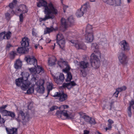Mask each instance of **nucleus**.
Masks as SVG:
<instances>
[{
  "instance_id": "1",
  "label": "nucleus",
  "mask_w": 134,
  "mask_h": 134,
  "mask_svg": "<svg viewBox=\"0 0 134 134\" xmlns=\"http://www.w3.org/2000/svg\"><path fill=\"white\" fill-rule=\"evenodd\" d=\"M37 5L39 7H43L44 8V12L46 15L44 18H39V21L40 22L50 19H53L54 17V15L58 13L57 8L51 2L47 4L45 1L40 0L37 3Z\"/></svg>"
},
{
  "instance_id": "2",
  "label": "nucleus",
  "mask_w": 134,
  "mask_h": 134,
  "mask_svg": "<svg viewBox=\"0 0 134 134\" xmlns=\"http://www.w3.org/2000/svg\"><path fill=\"white\" fill-rule=\"evenodd\" d=\"M58 63L60 68H64L63 69V72L67 74V77L66 79V81L68 82L70 81L72 79V76L71 73L69 72L70 68L68 62L63 60H61L58 61Z\"/></svg>"
},
{
  "instance_id": "3",
  "label": "nucleus",
  "mask_w": 134,
  "mask_h": 134,
  "mask_svg": "<svg viewBox=\"0 0 134 134\" xmlns=\"http://www.w3.org/2000/svg\"><path fill=\"white\" fill-rule=\"evenodd\" d=\"M101 55L100 52L97 53H93L91 55L90 62L91 63L92 66L95 69H97L100 65L99 58Z\"/></svg>"
},
{
  "instance_id": "4",
  "label": "nucleus",
  "mask_w": 134,
  "mask_h": 134,
  "mask_svg": "<svg viewBox=\"0 0 134 134\" xmlns=\"http://www.w3.org/2000/svg\"><path fill=\"white\" fill-rule=\"evenodd\" d=\"M20 75L21 76V77L25 81V83H27V84L29 85H30V87L27 91V93L30 94L33 93L34 91V86L35 85L31 84V82L28 80L30 76L29 73L27 72H21Z\"/></svg>"
},
{
  "instance_id": "5",
  "label": "nucleus",
  "mask_w": 134,
  "mask_h": 134,
  "mask_svg": "<svg viewBox=\"0 0 134 134\" xmlns=\"http://www.w3.org/2000/svg\"><path fill=\"white\" fill-rule=\"evenodd\" d=\"M56 114L59 118L64 119L62 117L64 116L68 119H73L75 116V114L71 110L70 111L66 110H58L56 112Z\"/></svg>"
},
{
  "instance_id": "6",
  "label": "nucleus",
  "mask_w": 134,
  "mask_h": 134,
  "mask_svg": "<svg viewBox=\"0 0 134 134\" xmlns=\"http://www.w3.org/2000/svg\"><path fill=\"white\" fill-rule=\"evenodd\" d=\"M90 8L89 3L86 2L79 9H78L76 13V16L78 17H80L82 16L84 13L88 11Z\"/></svg>"
},
{
  "instance_id": "7",
  "label": "nucleus",
  "mask_w": 134,
  "mask_h": 134,
  "mask_svg": "<svg viewBox=\"0 0 134 134\" xmlns=\"http://www.w3.org/2000/svg\"><path fill=\"white\" fill-rule=\"evenodd\" d=\"M31 80L35 81V84L37 86V87L36 88V90L37 92L40 94L43 93L44 91V88L43 86L44 80H40L36 82V79L35 77L32 78Z\"/></svg>"
},
{
  "instance_id": "8",
  "label": "nucleus",
  "mask_w": 134,
  "mask_h": 134,
  "mask_svg": "<svg viewBox=\"0 0 134 134\" xmlns=\"http://www.w3.org/2000/svg\"><path fill=\"white\" fill-rule=\"evenodd\" d=\"M27 83H25V81L20 77L15 80V84L17 86H20L21 89L24 91H26L27 89H29L30 88V85H29Z\"/></svg>"
},
{
  "instance_id": "9",
  "label": "nucleus",
  "mask_w": 134,
  "mask_h": 134,
  "mask_svg": "<svg viewBox=\"0 0 134 134\" xmlns=\"http://www.w3.org/2000/svg\"><path fill=\"white\" fill-rule=\"evenodd\" d=\"M70 42L75 44V46L77 49L85 50L87 49L86 45L82 42L74 40H71Z\"/></svg>"
},
{
  "instance_id": "10",
  "label": "nucleus",
  "mask_w": 134,
  "mask_h": 134,
  "mask_svg": "<svg viewBox=\"0 0 134 134\" xmlns=\"http://www.w3.org/2000/svg\"><path fill=\"white\" fill-rule=\"evenodd\" d=\"M79 65L80 67L81 72L82 73L83 76L85 77L86 75L85 69L88 67L89 64L86 61H81L79 62Z\"/></svg>"
},
{
  "instance_id": "11",
  "label": "nucleus",
  "mask_w": 134,
  "mask_h": 134,
  "mask_svg": "<svg viewBox=\"0 0 134 134\" xmlns=\"http://www.w3.org/2000/svg\"><path fill=\"white\" fill-rule=\"evenodd\" d=\"M57 43L60 48L62 49L64 47L65 44V39L63 35L59 33L57 36Z\"/></svg>"
},
{
  "instance_id": "12",
  "label": "nucleus",
  "mask_w": 134,
  "mask_h": 134,
  "mask_svg": "<svg viewBox=\"0 0 134 134\" xmlns=\"http://www.w3.org/2000/svg\"><path fill=\"white\" fill-rule=\"evenodd\" d=\"M67 21L64 18H62L61 20V23L62 26L66 29L68 27V25H70L71 23H73L74 22V20L72 16H70L69 18L68 19Z\"/></svg>"
},
{
  "instance_id": "13",
  "label": "nucleus",
  "mask_w": 134,
  "mask_h": 134,
  "mask_svg": "<svg viewBox=\"0 0 134 134\" xmlns=\"http://www.w3.org/2000/svg\"><path fill=\"white\" fill-rule=\"evenodd\" d=\"M28 11V9L27 7L24 4H22L19 6V8L16 9L15 12L13 11L12 12V13H13V12L15 14L17 15L18 14V13H21L24 14L27 13Z\"/></svg>"
},
{
  "instance_id": "14",
  "label": "nucleus",
  "mask_w": 134,
  "mask_h": 134,
  "mask_svg": "<svg viewBox=\"0 0 134 134\" xmlns=\"http://www.w3.org/2000/svg\"><path fill=\"white\" fill-rule=\"evenodd\" d=\"M53 96L54 97H58L59 101L60 102L64 101L66 100L68 98L67 94L63 92H56Z\"/></svg>"
},
{
  "instance_id": "15",
  "label": "nucleus",
  "mask_w": 134,
  "mask_h": 134,
  "mask_svg": "<svg viewBox=\"0 0 134 134\" xmlns=\"http://www.w3.org/2000/svg\"><path fill=\"white\" fill-rule=\"evenodd\" d=\"M94 40L93 32H87L85 35V40L87 43L92 42Z\"/></svg>"
},
{
  "instance_id": "16",
  "label": "nucleus",
  "mask_w": 134,
  "mask_h": 134,
  "mask_svg": "<svg viewBox=\"0 0 134 134\" xmlns=\"http://www.w3.org/2000/svg\"><path fill=\"white\" fill-rule=\"evenodd\" d=\"M25 59L28 64L34 65L35 67L37 65V60L33 56H27L25 57Z\"/></svg>"
},
{
  "instance_id": "17",
  "label": "nucleus",
  "mask_w": 134,
  "mask_h": 134,
  "mask_svg": "<svg viewBox=\"0 0 134 134\" xmlns=\"http://www.w3.org/2000/svg\"><path fill=\"white\" fill-rule=\"evenodd\" d=\"M54 81L58 84H60L64 80V75L62 73H60L59 75V78L57 76V74L55 76H53Z\"/></svg>"
},
{
  "instance_id": "18",
  "label": "nucleus",
  "mask_w": 134,
  "mask_h": 134,
  "mask_svg": "<svg viewBox=\"0 0 134 134\" xmlns=\"http://www.w3.org/2000/svg\"><path fill=\"white\" fill-rule=\"evenodd\" d=\"M18 116L16 119L18 122L21 121L22 120L24 122L28 120V117L27 116H25L24 113L22 111H20L18 113Z\"/></svg>"
},
{
  "instance_id": "19",
  "label": "nucleus",
  "mask_w": 134,
  "mask_h": 134,
  "mask_svg": "<svg viewBox=\"0 0 134 134\" xmlns=\"http://www.w3.org/2000/svg\"><path fill=\"white\" fill-rule=\"evenodd\" d=\"M118 58L120 62L123 64H126L127 63L126 57L122 53H120L118 56Z\"/></svg>"
},
{
  "instance_id": "20",
  "label": "nucleus",
  "mask_w": 134,
  "mask_h": 134,
  "mask_svg": "<svg viewBox=\"0 0 134 134\" xmlns=\"http://www.w3.org/2000/svg\"><path fill=\"white\" fill-rule=\"evenodd\" d=\"M119 44L121 49L123 50H129L130 49L128 43L125 40H123L121 41Z\"/></svg>"
},
{
  "instance_id": "21",
  "label": "nucleus",
  "mask_w": 134,
  "mask_h": 134,
  "mask_svg": "<svg viewBox=\"0 0 134 134\" xmlns=\"http://www.w3.org/2000/svg\"><path fill=\"white\" fill-rule=\"evenodd\" d=\"M29 40L27 37H25L22 39V40L21 42V45L22 47L26 48L29 46Z\"/></svg>"
},
{
  "instance_id": "22",
  "label": "nucleus",
  "mask_w": 134,
  "mask_h": 134,
  "mask_svg": "<svg viewBox=\"0 0 134 134\" xmlns=\"http://www.w3.org/2000/svg\"><path fill=\"white\" fill-rule=\"evenodd\" d=\"M1 113L3 115L5 116H10L12 118H14L15 116L14 113L6 110H3L1 111Z\"/></svg>"
},
{
  "instance_id": "23",
  "label": "nucleus",
  "mask_w": 134,
  "mask_h": 134,
  "mask_svg": "<svg viewBox=\"0 0 134 134\" xmlns=\"http://www.w3.org/2000/svg\"><path fill=\"white\" fill-rule=\"evenodd\" d=\"M76 85V83L74 81L71 82H70L68 83H64L62 85L64 87H67V88L69 89L71 87Z\"/></svg>"
},
{
  "instance_id": "24",
  "label": "nucleus",
  "mask_w": 134,
  "mask_h": 134,
  "mask_svg": "<svg viewBox=\"0 0 134 134\" xmlns=\"http://www.w3.org/2000/svg\"><path fill=\"white\" fill-rule=\"evenodd\" d=\"M91 49L95 53H97L98 51L100 52L99 51V46L95 43L91 44Z\"/></svg>"
},
{
  "instance_id": "25",
  "label": "nucleus",
  "mask_w": 134,
  "mask_h": 134,
  "mask_svg": "<svg viewBox=\"0 0 134 134\" xmlns=\"http://www.w3.org/2000/svg\"><path fill=\"white\" fill-rule=\"evenodd\" d=\"M56 61L55 57L54 56H52L48 59V64L50 66H52L55 64V62Z\"/></svg>"
},
{
  "instance_id": "26",
  "label": "nucleus",
  "mask_w": 134,
  "mask_h": 134,
  "mask_svg": "<svg viewBox=\"0 0 134 134\" xmlns=\"http://www.w3.org/2000/svg\"><path fill=\"white\" fill-rule=\"evenodd\" d=\"M17 50L18 53H26L28 52L29 49L28 48H26L22 47L18 48Z\"/></svg>"
},
{
  "instance_id": "27",
  "label": "nucleus",
  "mask_w": 134,
  "mask_h": 134,
  "mask_svg": "<svg viewBox=\"0 0 134 134\" xmlns=\"http://www.w3.org/2000/svg\"><path fill=\"white\" fill-rule=\"evenodd\" d=\"M79 114L81 118H83L86 121L89 122L91 119L90 117L86 115L85 113L82 112H80Z\"/></svg>"
},
{
  "instance_id": "28",
  "label": "nucleus",
  "mask_w": 134,
  "mask_h": 134,
  "mask_svg": "<svg viewBox=\"0 0 134 134\" xmlns=\"http://www.w3.org/2000/svg\"><path fill=\"white\" fill-rule=\"evenodd\" d=\"M22 65L21 62L20 60H17L15 61L14 64V67L16 69H18L21 68Z\"/></svg>"
},
{
  "instance_id": "29",
  "label": "nucleus",
  "mask_w": 134,
  "mask_h": 134,
  "mask_svg": "<svg viewBox=\"0 0 134 134\" xmlns=\"http://www.w3.org/2000/svg\"><path fill=\"white\" fill-rule=\"evenodd\" d=\"M6 130L8 134H17V129L16 128H12L8 130V128H6Z\"/></svg>"
},
{
  "instance_id": "30",
  "label": "nucleus",
  "mask_w": 134,
  "mask_h": 134,
  "mask_svg": "<svg viewBox=\"0 0 134 134\" xmlns=\"http://www.w3.org/2000/svg\"><path fill=\"white\" fill-rule=\"evenodd\" d=\"M57 29H54L52 27H51L50 28L47 27L44 29V34L49 33L54 31L56 30Z\"/></svg>"
},
{
  "instance_id": "31",
  "label": "nucleus",
  "mask_w": 134,
  "mask_h": 134,
  "mask_svg": "<svg viewBox=\"0 0 134 134\" xmlns=\"http://www.w3.org/2000/svg\"><path fill=\"white\" fill-rule=\"evenodd\" d=\"M37 67L35 68V72L36 74H39L40 72H43V69L40 66H37Z\"/></svg>"
},
{
  "instance_id": "32",
  "label": "nucleus",
  "mask_w": 134,
  "mask_h": 134,
  "mask_svg": "<svg viewBox=\"0 0 134 134\" xmlns=\"http://www.w3.org/2000/svg\"><path fill=\"white\" fill-rule=\"evenodd\" d=\"M93 27L90 24H88L86 27V29L85 30L86 32H93V30L92 29Z\"/></svg>"
},
{
  "instance_id": "33",
  "label": "nucleus",
  "mask_w": 134,
  "mask_h": 134,
  "mask_svg": "<svg viewBox=\"0 0 134 134\" xmlns=\"http://www.w3.org/2000/svg\"><path fill=\"white\" fill-rule=\"evenodd\" d=\"M53 84L52 83L48 82L47 84V88L48 89V93H49L50 91L52 90L53 88Z\"/></svg>"
},
{
  "instance_id": "34",
  "label": "nucleus",
  "mask_w": 134,
  "mask_h": 134,
  "mask_svg": "<svg viewBox=\"0 0 134 134\" xmlns=\"http://www.w3.org/2000/svg\"><path fill=\"white\" fill-rule=\"evenodd\" d=\"M5 32H3L0 34V41L3 39H6Z\"/></svg>"
},
{
  "instance_id": "35",
  "label": "nucleus",
  "mask_w": 134,
  "mask_h": 134,
  "mask_svg": "<svg viewBox=\"0 0 134 134\" xmlns=\"http://www.w3.org/2000/svg\"><path fill=\"white\" fill-rule=\"evenodd\" d=\"M126 89V86H124L118 88H117L116 89L119 92H121L122 91H125Z\"/></svg>"
},
{
  "instance_id": "36",
  "label": "nucleus",
  "mask_w": 134,
  "mask_h": 134,
  "mask_svg": "<svg viewBox=\"0 0 134 134\" xmlns=\"http://www.w3.org/2000/svg\"><path fill=\"white\" fill-rule=\"evenodd\" d=\"M114 5H120L121 0H114Z\"/></svg>"
},
{
  "instance_id": "37",
  "label": "nucleus",
  "mask_w": 134,
  "mask_h": 134,
  "mask_svg": "<svg viewBox=\"0 0 134 134\" xmlns=\"http://www.w3.org/2000/svg\"><path fill=\"white\" fill-rule=\"evenodd\" d=\"M69 107V106L67 105H62L60 106L59 108L60 109H64L68 108Z\"/></svg>"
},
{
  "instance_id": "38",
  "label": "nucleus",
  "mask_w": 134,
  "mask_h": 134,
  "mask_svg": "<svg viewBox=\"0 0 134 134\" xmlns=\"http://www.w3.org/2000/svg\"><path fill=\"white\" fill-rule=\"evenodd\" d=\"M11 35V33L9 31L7 32L6 34H5L6 39H8L10 38Z\"/></svg>"
},
{
  "instance_id": "39",
  "label": "nucleus",
  "mask_w": 134,
  "mask_h": 134,
  "mask_svg": "<svg viewBox=\"0 0 134 134\" xmlns=\"http://www.w3.org/2000/svg\"><path fill=\"white\" fill-rule=\"evenodd\" d=\"M35 68L36 67H34V68L33 67L31 68H29V70L31 72L33 73L34 74H35Z\"/></svg>"
},
{
  "instance_id": "40",
  "label": "nucleus",
  "mask_w": 134,
  "mask_h": 134,
  "mask_svg": "<svg viewBox=\"0 0 134 134\" xmlns=\"http://www.w3.org/2000/svg\"><path fill=\"white\" fill-rule=\"evenodd\" d=\"M129 107H130L131 108V107H132L134 109V100H132L130 102Z\"/></svg>"
},
{
  "instance_id": "41",
  "label": "nucleus",
  "mask_w": 134,
  "mask_h": 134,
  "mask_svg": "<svg viewBox=\"0 0 134 134\" xmlns=\"http://www.w3.org/2000/svg\"><path fill=\"white\" fill-rule=\"evenodd\" d=\"M19 18L20 21L21 22H22L23 21V20L24 18L23 14L21 13L20 14L19 16Z\"/></svg>"
},
{
  "instance_id": "42",
  "label": "nucleus",
  "mask_w": 134,
  "mask_h": 134,
  "mask_svg": "<svg viewBox=\"0 0 134 134\" xmlns=\"http://www.w3.org/2000/svg\"><path fill=\"white\" fill-rule=\"evenodd\" d=\"M89 122L91 124H94L96 123L94 119L93 118L91 119V118L90 121Z\"/></svg>"
},
{
  "instance_id": "43",
  "label": "nucleus",
  "mask_w": 134,
  "mask_h": 134,
  "mask_svg": "<svg viewBox=\"0 0 134 134\" xmlns=\"http://www.w3.org/2000/svg\"><path fill=\"white\" fill-rule=\"evenodd\" d=\"M16 3H15L13 2L9 4V7L10 8L12 9Z\"/></svg>"
},
{
  "instance_id": "44",
  "label": "nucleus",
  "mask_w": 134,
  "mask_h": 134,
  "mask_svg": "<svg viewBox=\"0 0 134 134\" xmlns=\"http://www.w3.org/2000/svg\"><path fill=\"white\" fill-rule=\"evenodd\" d=\"M58 108H58L57 106H53L50 108V110L51 111H52Z\"/></svg>"
},
{
  "instance_id": "45",
  "label": "nucleus",
  "mask_w": 134,
  "mask_h": 134,
  "mask_svg": "<svg viewBox=\"0 0 134 134\" xmlns=\"http://www.w3.org/2000/svg\"><path fill=\"white\" fill-rule=\"evenodd\" d=\"M131 108L130 107H128V108L127 113L129 116L130 117H131Z\"/></svg>"
},
{
  "instance_id": "46",
  "label": "nucleus",
  "mask_w": 134,
  "mask_h": 134,
  "mask_svg": "<svg viewBox=\"0 0 134 134\" xmlns=\"http://www.w3.org/2000/svg\"><path fill=\"white\" fill-rule=\"evenodd\" d=\"M32 34L33 36H37V33L36 30L34 29L32 30Z\"/></svg>"
},
{
  "instance_id": "47",
  "label": "nucleus",
  "mask_w": 134,
  "mask_h": 134,
  "mask_svg": "<svg viewBox=\"0 0 134 134\" xmlns=\"http://www.w3.org/2000/svg\"><path fill=\"white\" fill-rule=\"evenodd\" d=\"M114 0H109L108 4L111 5H114Z\"/></svg>"
},
{
  "instance_id": "48",
  "label": "nucleus",
  "mask_w": 134,
  "mask_h": 134,
  "mask_svg": "<svg viewBox=\"0 0 134 134\" xmlns=\"http://www.w3.org/2000/svg\"><path fill=\"white\" fill-rule=\"evenodd\" d=\"M112 127L111 124H108V127H107L105 128V130L106 131L107 130H110Z\"/></svg>"
},
{
  "instance_id": "49",
  "label": "nucleus",
  "mask_w": 134,
  "mask_h": 134,
  "mask_svg": "<svg viewBox=\"0 0 134 134\" xmlns=\"http://www.w3.org/2000/svg\"><path fill=\"white\" fill-rule=\"evenodd\" d=\"M5 16L7 19H9L10 18V14L8 13H7L5 14Z\"/></svg>"
},
{
  "instance_id": "50",
  "label": "nucleus",
  "mask_w": 134,
  "mask_h": 134,
  "mask_svg": "<svg viewBox=\"0 0 134 134\" xmlns=\"http://www.w3.org/2000/svg\"><path fill=\"white\" fill-rule=\"evenodd\" d=\"M63 9L64 12H65L66 10V9L68 7V6L65 5L64 4L63 5Z\"/></svg>"
},
{
  "instance_id": "51",
  "label": "nucleus",
  "mask_w": 134,
  "mask_h": 134,
  "mask_svg": "<svg viewBox=\"0 0 134 134\" xmlns=\"http://www.w3.org/2000/svg\"><path fill=\"white\" fill-rule=\"evenodd\" d=\"M119 92L116 89L115 92L114 93V96L116 97H117L118 96V94Z\"/></svg>"
},
{
  "instance_id": "52",
  "label": "nucleus",
  "mask_w": 134,
  "mask_h": 134,
  "mask_svg": "<svg viewBox=\"0 0 134 134\" xmlns=\"http://www.w3.org/2000/svg\"><path fill=\"white\" fill-rule=\"evenodd\" d=\"M7 107V105H3L2 106L0 107V110H2L3 109H5L6 107Z\"/></svg>"
},
{
  "instance_id": "53",
  "label": "nucleus",
  "mask_w": 134,
  "mask_h": 134,
  "mask_svg": "<svg viewBox=\"0 0 134 134\" xmlns=\"http://www.w3.org/2000/svg\"><path fill=\"white\" fill-rule=\"evenodd\" d=\"M108 122L109 123V124H111L114 123L113 121L110 119H109L108 120Z\"/></svg>"
},
{
  "instance_id": "54",
  "label": "nucleus",
  "mask_w": 134,
  "mask_h": 134,
  "mask_svg": "<svg viewBox=\"0 0 134 134\" xmlns=\"http://www.w3.org/2000/svg\"><path fill=\"white\" fill-rule=\"evenodd\" d=\"M51 41V40L48 38H47L46 40V43H49Z\"/></svg>"
},
{
  "instance_id": "55",
  "label": "nucleus",
  "mask_w": 134,
  "mask_h": 134,
  "mask_svg": "<svg viewBox=\"0 0 134 134\" xmlns=\"http://www.w3.org/2000/svg\"><path fill=\"white\" fill-rule=\"evenodd\" d=\"M74 62L75 65H79V63L77 60H75Z\"/></svg>"
},
{
  "instance_id": "56",
  "label": "nucleus",
  "mask_w": 134,
  "mask_h": 134,
  "mask_svg": "<svg viewBox=\"0 0 134 134\" xmlns=\"http://www.w3.org/2000/svg\"><path fill=\"white\" fill-rule=\"evenodd\" d=\"M32 103H31L28 106V109H31V106L32 105Z\"/></svg>"
},
{
  "instance_id": "57",
  "label": "nucleus",
  "mask_w": 134,
  "mask_h": 134,
  "mask_svg": "<svg viewBox=\"0 0 134 134\" xmlns=\"http://www.w3.org/2000/svg\"><path fill=\"white\" fill-rule=\"evenodd\" d=\"M55 43H54V46H52L51 47V48L53 49H54L55 48Z\"/></svg>"
},
{
  "instance_id": "58",
  "label": "nucleus",
  "mask_w": 134,
  "mask_h": 134,
  "mask_svg": "<svg viewBox=\"0 0 134 134\" xmlns=\"http://www.w3.org/2000/svg\"><path fill=\"white\" fill-rule=\"evenodd\" d=\"M102 1L105 3L108 4V2L109 1V0H102Z\"/></svg>"
},
{
  "instance_id": "59",
  "label": "nucleus",
  "mask_w": 134,
  "mask_h": 134,
  "mask_svg": "<svg viewBox=\"0 0 134 134\" xmlns=\"http://www.w3.org/2000/svg\"><path fill=\"white\" fill-rule=\"evenodd\" d=\"M39 46V44H36L35 45V47L36 49H37V48H38Z\"/></svg>"
},
{
  "instance_id": "60",
  "label": "nucleus",
  "mask_w": 134,
  "mask_h": 134,
  "mask_svg": "<svg viewBox=\"0 0 134 134\" xmlns=\"http://www.w3.org/2000/svg\"><path fill=\"white\" fill-rule=\"evenodd\" d=\"M95 134H101V133H100L98 131L96 132Z\"/></svg>"
},
{
  "instance_id": "61",
  "label": "nucleus",
  "mask_w": 134,
  "mask_h": 134,
  "mask_svg": "<svg viewBox=\"0 0 134 134\" xmlns=\"http://www.w3.org/2000/svg\"><path fill=\"white\" fill-rule=\"evenodd\" d=\"M38 48H39L40 49H43V48L41 46H40L39 45V46L38 47Z\"/></svg>"
},
{
  "instance_id": "62",
  "label": "nucleus",
  "mask_w": 134,
  "mask_h": 134,
  "mask_svg": "<svg viewBox=\"0 0 134 134\" xmlns=\"http://www.w3.org/2000/svg\"><path fill=\"white\" fill-rule=\"evenodd\" d=\"M90 2H94L95 1V0H90Z\"/></svg>"
},
{
  "instance_id": "63",
  "label": "nucleus",
  "mask_w": 134,
  "mask_h": 134,
  "mask_svg": "<svg viewBox=\"0 0 134 134\" xmlns=\"http://www.w3.org/2000/svg\"><path fill=\"white\" fill-rule=\"evenodd\" d=\"M13 2L15 3H17V1L16 0H13Z\"/></svg>"
},
{
  "instance_id": "64",
  "label": "nucleus",
  "mask_w": 134,
  "mask_h": 134,
  "mask_svg": "<svg viewBox=\"0 0 134 134\" xmlns=\"http://www.w3.org/2000/svg\"><path fill=\"white\" fill-rule=\"evenodd\" d=\"M10 46H11V45H10V44H8V45H7V47H10Z\"/></svg>"
}]
</instances>
